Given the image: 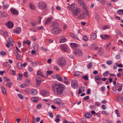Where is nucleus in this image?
<instances>
[{"mask_svg":"<svg viewBox=\"0 0 123 123\" xmlns=\"http://www.w3.org/2000/svg\"><path fill=\"white\" fill-rule=\"evenodd\" d=\"M51 88L55 94L60 95L63 94L66 88L64 85L55 83L52 84Z\"/></svg>","mask_w":123,"mask_h":123,"instance_id":"obj_1","label":"nucleus"},{"mask_svg":"<svg viewBox=\"0 0 123 123\" xmlns=\"http://www.w3.org/2000/svg\"><path fill=\"white\" fill-rule=\"evenodd\" d=\"M54 102L55 104L58 105L59 107H63L65 106L64 104L62 103V100L59 98L55 99L54 100Z\"/></svg>","mask_w":123,"mask_h":123,"instance_id":"obj_2","label":"nucleus"},{"mask_svg":"<svg viewBox=\"0 0 123 123\" xmlns=\"http://www.w3.org/2000/svg\"><path fill=\"white\" fill-rule=\"evenodd\" d=\"M38 6L39 9L42 10H46L47 8L46 4L43 1L40 2L38 5Z\"/></svg>","mask_w":123,"mask_h":123,"instance_id":"obj_3","label":"nucleus"},{"mask_svg":"<svg viewBox=\"0 0 123 123\" xmlns=\"http://www.w3.org/2000/svg\"><path fill=\"white\" fill-rule=\"evenodd\" d=\"M58 64L61 66H64L66 63V60L63 57H60L59 58L57 61Z\"/></svg>","mask_w":123,"mask_h":123,"instance_id":"obj_4","label":"nucleus"},{"mask_svg":"<svg viewBox=\"0 0 123 123\" xmlns=\"http://www.w3.org/2000/svg\"><path fill=\"white\" fill-rule=\"evenodd\" d=\"M61 31V30L58 27H55L52 30V33L55 35H56L60 33Z\"/></svg>","mask_w":123,"mask_h":123,"instance_id":"obj_5","label":"nucleus"},{"mask_svg":"<svg viewBox=\"0 0 123 123\" xmlns=\"http://www.w3.org/2000/svg\"><path fill=\"white\" fill-rule=\"evenodd\" d=\"M81 10L80 8H76L72 11V13L75 16H77L81 12Z\"/></svg>","mask_w":123,"mask_h":123,"instance_id":"obj_6","label":"nucleus"},{"mask_svg":"<svg viewBox=\"0 0 123 123\" xmlns=\"http://www.w3.org/2000/svg\"><path fill=\"white\" fill-rule=\"evenodd\" d=\"M71 84L72 87L74 88L78 87V85L77 80H73L71 82Z\"/></svg>","mask_w":123,"mask_h":123,"instance_id":"obj_7","label":"nucleus"},{"mask_svg":"<svg viewBox=\"0 0 123 123\" xmlns=\"http://www.w3.org/2000/svg\"><path fill=\"white\" fill-rule=\"evenodd\" d=\"M74 53L75 55L77 56H81L83 54L81 50L79 49H78L74 51Z\"/></svg>","mask_w":123,"mask_h":123,"instance_id":"obj_8","label":"nucleus"},{"mask_svg":"<svg viewBox=\"0 0 123 123\" xmlns=\"http://www.w3.org/2000/svg\"><path fill=\"white\" fill-rule=\"evenodd\" d=\"M76 5L75 4H72L70 5L67 6L68 9L72 11L74 10V9L76 7Z\"/></svg>","mask_w":123,"mask_h":123,"instance_id":"obj_9","label":"nucleus"},{"mask_svg":"<svg viewBox=\"0 0 123 123\" xmlns=\"http://www.w3.org/2000/svg\"><path fill=\"white\" fill-rule=\"evenodd\" d=\"M60 48L64 52H66L68 49V47L65 44L61 45L60 46Z\"/></svg>","mask_w":123,"mask_h":123,"instance_id":"obj_10","label":"nucleus"},{"mask_svg":"<svg viewBox=\"0 0 123 123\" xmlns=\"http://www.w3.org/2000/svg\"><path fill=\"white\" fill-rule=\"evenodd\" d=\"M6 25L8 28H11L13 27V24L12 22L11 21H9L6 24Z\"/></svg>","mask_w":123,"mask_h":123,"instance_id":"obj_11","label":"nucleus"},{"mask_svg":"<svg viewBox=\"0 0 123 123\" xmlns=\"http://www.w3.org/2000/svg\"><path fill=\"white\" fill-rule=\"evenodd\" d=\"M11 12L14 15H18V11H17L15 9L12 8L10 9Z\"/></svg>","mask_w":123,"mask_h":123,"instance_id":"obj_12","label":"nucleus"},{"mask_svg":"<svg viewBox=\"0 0 123 123\" xmlns=\"http://www.w3.org/2000/svg\"><path fill=\"white\" fill-rule=\"evenodd\" d=\"M21 31V29L20 27H17L16 29L13 30V31L14 33L17 34H19Z\"/></svg>","mask_w":123,"mask_h":123,"instance_id":"obj_13","label":"nucleus"},{"mask_svg":"<svg viewBox=\"0 0 123 123\" xmlns=\"http://www.w3.org/2000/svg\"><path fill=\"white\" fill-rule=\"evenodd\" d=\"M70 45L71 47L73 49L76 48L79 46L78 44L74 43H71Z\"/></svg>","mask_w":123,"mask_h":123,"instance_id":"obj_14","label":"nucleus"},{"mask_svg":"<svg viewBox=\"0 0 123 123\" xmlns=\"http://www.w3.org/2000/svg\"><path fill=\"white\" fill-rule=\"evenodd\" d=\"M97 53L99 55H103L104 54L103 49L101 48H100L98 50Z\"/></svg>","mask_w":123,"mask_h":123,"instance_id":"obj_15","label":"nucleus"},{"mask_svg":"<svg viewBox=\"0 0 123 123\" xmlns=\"http://www.w3.org/2000/svg\"><path fill=\"white\" fill-rule=\"evenodd\" d=\"M78 18L79 19H84L86 18V16L84 13H82L78 16Z\"/></svg>","mask_w":123,"mask_h":123,"instance_id":"obj_16","label":"nucleus"},{"mask_svg":"<svg viewBox=\"0 0 123 123\" xmlns=\"http://www.w3.org/2000/svg\"><path fill=\"white\" fill-rule=\"evenodd\" d=\"M100 37L101 38L105 40L107 38H109V36L107 35H100Z\"/></svg>","mask_w":123,"mask_h":123,"instance_id":"obj_17","label":"nucleus"},{"mask_svg":"<svg viewBox=\"0 0 123 123\" xmlns=\"http://www.w3.org/2000/svg\"><path fill=\"white\" fill-rule=\"evenodd\" d=\"M31 43V42L29 40H28L27 41H24L23 42V43L24 46H25V44H27L29 45H30Z\"/></svg>","mask_w":123,"mask_h":123,"instance_id":"obj_18","label":"nucleus"},{"mask_svg":"<svg viewBox=\"0 0 123 123\" xmlns=\"http://www.w3.org/2000/svg\"><path fill=\"white\" fill-rule=\"evenodd\" d=\"M85 116L86 118H91L92 116V114H91L89 112L85 114Z\"/></svg>","mask_w":123,"mask_h":123,"instance_id":"obj_19","label":"nucleus"},{"mask_svg":"<svg viewBox=\"0 0 123 123\" xmlns=\"http://www.w3.org/2000/svg\"><path fill=\"white\" fill-rule=\"evenodd\" d=\"M52 18L51 17H50L49 18H47L45 22V25H47L49 24V22L52 20Z\"/></svg>","mask_w":123,"mask_h":123,"instance_id":"obj_20","label":"nucleus"},{"mask_svg":"<svg viewBox=\"0 0 123 123\" xmlns=\"http://www.w3.org/2000/svg\"><path fill=\"white\" fill-rule=\"evenodd\" d=\"M96 38V34L94 33H92L91 36V39L92 40H95Z\"/></svg>","mask_w":123,"mask_h":123,"instance_id":"obj_21","label":"nucleus"},{"mask_svg":"<svg viewBox=\"0 0 123 123\" xmlns=\"http://www.w3.org/2000/svg\"><path fill=\"white\" fill-rule=\"evenodd\" d=\"M31 94L33 95H36L37 93V91L36 89H32L31 91Z\"/></svg>","mask_w":123,"mask_h":123,"instance_id":"obj_22","label":"nucleus"},{"mask_svg":"<svg viewBox=\"0 0 123 123\" xmlns=\"http://www.w3.org/2000/svg\"><path fill=\"white\" fill-rule=\"evenodd\" d=\"M31 100L33 102L36 103L38 100V98L37 97H34L31 98Z\"/></svg>","mask_w":123,"mask_h":123,"instance_id":"obj_23","label":"nucleus"},{"mask_svg":"<svg viewBox=\"0 0 123 123\" xmlns=\"http://www.w3.org/2000/svg\"><path fill=\"white\" fill-rule=\"evenodd\" d=\"M81 73L79 71L76 72L74 74V76L77 77H80L81 76Z\"/></svg>","mask_w":123,"mask_h":123,"instance_id":"obj_24","label":"nucleus"},{"mask_svg":"<svg viewBox=\"0 0 123 123\" xmlns=\"http://www.w3.org/2000/svg\"><path fill=\"white\" fill-rule=\"evenodd\" d=\"M70 35L71 37L74 38L75 39L77 40H79V39L76 37V36L73 33H70Z\"/></svg>","mask_w":123,"mask_h":123,"instance_id":"obj_25","label":"nucleus"},{"mask_svg":"<svg viewBox=\"0 0 123 123\" xmlns=\"http://www.w3.org/2000/svg\"><path fill=\"white\" fill-rule=\"evenodd\" d=\"M59 26L58 23L55 21H54L52 24V26H55V27H58Z\"/></svg>","mask_w":123,"mask_h":123,"instance_id":"obj_26","label":"nucleus"},{"mask_svg":"<svg viewBox=\"0 0 123 123\" xmlns=\"http://www.w3.org/2000/svg\"><path fill=\"white\" fill-rule=\"evenodd\" d=\"M17 67L18 68L21 69L23 67L22 64L21 62H18L17 64Z\"/></svg>","mask_w":123,"mask_h":123,"instance_id":"obj_27","label":"nucleus"},{"mask_svg":"<svg viewBox=\"0 0 123 123\" xmlns=\"http://www.w3.org/2000/svg\"><path fill=\"white\" fill-rule=\"evenodd\" d=\"M1 90L3 93L5 94L6 93V89L4 86H1Z\"/></svg>","mask_w":123,"mask_h":123,"instance_id":"obj_28","label":"nucleus"},{"mask_svg":"<svg viewBox=\"0 0 123 123\" xmlns=\"http://www.w3.org/2000/svg\"><path fill=\"white\" fill-rule=\"evenodd\" d=\"M30 80L29 79H26L25 81V84L27 85H30Z\"/></svg>","mask_w":123,"mask_h":123,"instance_id":"obj_29","label":"nucleus"},{"mask_svg":"<svg viewBox=\"0 0 123 123\" xmlns=\"http://www.w3.org/2000/svg\"><path fill=\"white\" fill-rule=\"evenodd\" d=\"M31 9L32 10H34L35 8V7L31 3H30L29 5Z\"/></svg>","mask_w":123,"mask_h":123,"instance_id":"obj_30","label":"nucleus"},{"mask_svg":"<svg viewBox=\"0 0 123 123\" xmlns=\"http://www.w3.org/2000/svg\"><path fill=\"white\" fill-rule=\"evenodd\" d=\"M22 77V75L21 74H18V76L17 78V80H18L19 81L21 80Z\"/></svg>","mask_w":123,"mask_h":123,"instance_id":"obj_31","label":"nucleus"},{"mask_svg":"<svg viewBox=\"0 0 123 123\" xmlns=\"http://www.w3.org/2000/svg\"><path fill=\"white\" fill-rule=\"evenodd\" d=\"M56 78L58 80L61 81L62 80V79L60 76L58 74H56Z\"/></svg>","mask_w":123,"mask_h":123,"instance_id":"obj_32","label":"nucleus"},{"mask_svg":"<svg viewBox=\"0 0 123 123\" xmlns=\"http://www.w3.org/2000/svg\"><path fill=\"white\" fill-rule=\"evenodd\" d=\"M94 16L95 18L97 21H98L99 20L100 16L97 13L95 14Z\"/></svg>","mask_w":123,"mask_h":123,"instance_id":"obj_33","label":"nucleus"},{"mask_svg":"<svg viewBox=\"0 0 123 123\" xmlns=\"http://www.w3.org/2000/svg\"><path fill=\"white\" fill-rule=\"evenodd\" d=\"M117 13L120 15H122L123 14V10H119L117 12Z\"/></svg>","mask_w":123,"mask_h":123,"instance_id":"obj_34","label":"nucleus"},{"mask_svg":"<svg viewBox=\"0 0 123 123\" xmlns=\"http://www.w3.org/2000/svg\"><path fill=\"white\" fill-rule=\"evenodd\" d=\"M12 84V83L11 82L7 83L6 84V86L9 88H11Z\"/></svg>","mask_w":123,"mask_h":123,"instance_id":"obj_35","label":"nucleus"},{"mask_svg":"<svg viewBox=\"0 0 123 123\" xmlns=\"http://www.w3.org/2000/svg\"><path fill=\"white\" fill-rule=\"evenodd\" d=\"M117 101L121 102L123 101V98L120 96H118L117 97Z\"/></svg>","mask_w":123,"mask_h":123,"instance_id":"obj_36","label":"nucleus"},{"mask_svg":"<svg viewBox=\"0 0 123 123\" xmlns=\"http://www.w3.org/2000/svg\"><path fill=\"white\" fill-rule=\"evenodd\" d=\"M7 16V13L5 12H3L1 14V16L3 17H6Z\"/></svg>","mask_w":123,"mask_h":123,"instance_id":"obj_37","label":"nucleus"},{"mask_svg":"<svg viewBox=\"0 0 123 123\" xmlns=\"http://www.w3.org/2000/svg\"><path fill=\"white\" fill-rule=\"evenodd\" d=\"M37 75H40L43 77H44V76L43 75L42 72L39 71H37Z\"/></svg>","mask_w":123,"mask_h":123,"instance_id":"obj_38","label":"nucleus"},{"mask_svg":"<svg viewBox=\"0 0 123 123\" xmlns=\"http://www.w3.org/2000/svg\"><path fill=\"white\" fill-rule=\"evenodd\" d=\"M111 46V44L110 43H108L106 44L105 47L106 48H110Z\"/></svg>","mask_w":123,"mask_h":123,"instance_id":"obj_39","label":"nucleus"},{"mask_svg":"<svg viewBox=\"0 0 123 123\" xmlns=\"http://www.w3.org/2000/svg\"><path fill=\"white\" fill-rule=\"evenodd\" d=\"M9 6V5L8 4L4 5L3 6V8L4 9H6L8 8Z\"/></svg>","mask_w":123,"mask_h":123,"instance_id":"obj_40","label":"nucleus"},{"mask_svg":"<svg viewBox=\"0 0 123 123\" xmlns=\"http://www.w3.org/2000/svg\"><path fill=\"white\" fill-rule=\"evenodd\" d=\"M24 75L26 78H28V73L27 72H24Z\"/></svg>","mask_w":123,"mask_h":123,"instance_id":"obj_41","label":"nucleus"},{"mask_svg":"<svg viewBox=\"0 0 123 123\" xmlns=\"http://www.w3.org/2000/svg\"><path fill=\"white\" fill-rule=\"evenodd\" d=\"M66 40V39L65 38H63L61 39V40L59 41L60 43H64L65 42Z\"/></svg>","mask_w":123,"mask_h":123,"instance_id":"obj_42","label":"nucleus"},{"mask_svg":"<svg viewBox=\"0 0 123 123\" xmlns=\"http://www.w3.org/2000/svg\"><path fill=\"white\" fill-rule=\"evenodd\" d=\"M109 72L108 71H106L103 74V75L105 77L108 75L109 74Z\"/></svg>","mask_w":123,"mask_h":123,"instance_id":"obj_43","label":"nucleus"},{"mask_svg":"<svg viewBox=\"0 0 123 123\" xmlns=\"http://www.w3.org/2000/svg\"><path fill=\"white\" fill-rule=\"evenodd\" d=\"M41 78L39 76H37L36 77V80L37 81H41Z\"/></svg>","mask_w":123,"mask_h":123,"instance_id":"obj_44","label":"nucleus"},{"mask_svg":"<svg viewBox=\"0 0 123 123\" xmlns=\"http://www.w3.org/2000/svg\"><path fill=\"white\" fill-rule=\"evenodd\" d=\"M115 112L117 116L118 117H120V115L118 110L117 109L116 110H115Z\"/></svg>","mask_w":123,"mask_h":123,"instance_id":"obj_45","label":"nucleus"},{"mask_svg":"<svg viewBox=\"0 0 123 123\" xmlns=\"http://www.w3.org/2000/svg\"><path fill=\"white\" fill-rule=\"evenodd\" d=\"M110 28V27L109 26L107 25H105L103 27V30H105L106 29H109Z\"/></svg>","mask_w":123,"mask_h":123,"instance_id":"obj_46","label":"nucleus"},{"mask_svg":"<svg viewBox=\"0 0 123 123\" xmlns=\"http://www.w3.org/2000/svg\"><path fill=\"white\" fill-rule=\"evenodd\" d=\"M53 73V72L52 71H51L49 70H48L47 71V73H46V75L47 76H48L49 75L48 74H50L52 73Z\"/></svg>","mask_w":123,"mask_h":123,"instance_id":"obj_47","label":"nucleus"},{"mask_svg":"<svg viewBox=\"0 0 123 123\" xmlns=\"http://www.w3.org/2000/svg\"><path fill=\"white\" fill-rule=\"evenodd\" d=\"M92 66V63L90 62L87 65V67L88 68H91Z\"/></svg>","mask_w":123,"mask_h":123,"instance_id":"obj_48","label":"nucleus"},{"mask_svg":"<svg viewBox=\"0 0 123 123\" xmlns=\"http://www.w3.org/2000/svg\"><path fill=\"white\" fill-rule=\"evenodd\" d=\"M85 14L86 15L88 16V17H89V12L87 10V9L85 10Z\"/></svg>","mask_w":123,"mask_h":123,"instance_id":"obj_49","label":"nucleus"},{"mask_svg":"<svg viewBox=\"0 0 123 123\" xmlns=\"http://www.w3.org/2000/svg\"><path fill=\"white\" fill-rule=\"evenodd\" d=\"M42 93L43 94L44 96L48 94V93L45 90L43 91Z\"/></svg>","mask_w":123,"mask_h":123,"instance_id":"obj_50","label":"nucleus"},{"mask_svg":"<svg viewBox=\"0 0 123 123\" xmlns=\"http://www.w3.org/2000/svg\"><path fill=\"white\" fill-rule=\"evenodd\" d=\"M78 2L79 3L80 5L81 6L83 4H84V3L81 0H78Z\"/></svg>","mask_w":123,"mask_h":123,"instance_id":"obj_51","label":"nucleus"},{"mask_svg":"<svg viewBox=\"0 0 123 123\" xmlns=\"http://www.w3.org/2000/svg\"><path fill=\"white\" fill-rule=\"evenodd\" d=\"M101 113L103 115L105 114L108 115L109 114L108 112L107 111H102Z\"/></svg>","mask_w":123,"mask_h":123,"instance_id":"obj_52","label":"nucleus"},{"mask_svg":"<svg viewBox=\"0 0 123 123\" xmlns=\"http://www.w3.org/2000/svg\"><path fill=\"white\" fill-rule=\"evenodd\" d=\"M83 39L86 41H87L88 40V38L87 37L86 35H84L83 36Z\"/></svg>","mask_w":123,"mask_h":123,"instance_id":"obj_53","label":"nucleus"},{"mask_svg":"<svg viewBox=\"0 0 123 123\" xmlns=\"http://www.w3.org/2000/svg\"><path fill=\"white\" fill-rule=\"evenodd\" d=\"M41 81H37L36 83V85L37 86H39L40 85L41 83Z\"/></svg>","mask_w":123,"mask_h":123,"instance_id":"obj_54","label":"nucleus"},{"mask_svg":"<svg viewBox=\"0 0 123 123\" xmlns=\"http://www.w3.org/2000/svg\"><path fill=\"white\" fill-rule=\"evenodd\" d=\"M95 79L98 80H101V78L98 76H96L95 77Z\"/></svg>","mask_w":123,"mask_h":123,"instance_id":"obj_55","label":"nucleus"},{"mask_svg":"<svg viewBox=\"0 0 123 123\" xmlns=\"http://www.w3.org/2000/svg\"><path fill=\"white\" fill-rule=\"evenodd\" d=\"M85 10L87 9V7L86 5L84 3L81 6Z\"/></svg>","mask_w":123,"mask_h":123,"instance_id":"obj_56","label":"nucleus"},{"mask_svg":"<svg viewBox=\"0 0 123 123\" xmlns=\"http://www.w3.org/2000/svg\"><path fill=\"white\" fill-rule=\"evenodd\" d=\"M0 54L3 55H6V53L4 52L1 51L0 52Z\"/></svg>","mask_w":123,"mask_h":123,"instance_id":"obj_57","label":"nucleus"},{"mask_svg":"<svg viewBox=\"0 0 123 123\" xmlns=\"http://www.w3.org/2000/svg\"><path fill=\"white\" fill-rule=\"evenodd\" d=\"M82 78L86 80H88V76L86 75L83 76L82 77Z\"/></svg>","mask_w":123,"mask_h":123,"instance_id":"obj_58","label":"nucleus"},{"mask_svg":"<svg viewBox=\"0 0 123 123\" xmlns=\"http://www.w3.org/2000/svg\"><path fill=\"white\" fill-rule=\"evenodd\" d=\"M112 62L111 61H108L106 62V63L108 65H111L112 64Z\"/></svg>","mask_w":123,"mask_h":123,"instance_id":"obj_59","label":"nucleus"},{"mask_svg":"<svg viewBox=\"0 0 123 123\" xmlns=\"http://www.w3.org/2000/svg\"><path fill=\"white\" fill-rule=\"evenodd\" d=\"M54 69L56 70H59V68L56 65H55L54 66Z\"/></svg>","mask_w":123,"mask_h":123,"instance_id":"obj_60","label":"nucleus"},{"mask_svg":"<svg viewBox=\"0 0 123 123\" xmlns=\"http://www.w3.org/2000/svg\"><path fill=\"white\" fill-rule=\"evenodd\" d=\"M42 18L41 17L39 16V17L38 18V23H40L41 22V19Z\"/></svg>","mask_w":123,"mask_h":123,"instance_id":"obj_61","label":"nucleus"},{"mask_svg":"<svg viewBox=\"0 0 123 123\" xmlns=\"http://www.w3.org/2000/svg\"><path fill=\"white\" fill-rule=\"evenodd\" d=\"M7 42L8 43H6V45L7 47L9 48V47L10 44H11V43L10 42H9V41H7Z\"/></svg>","mask_w":123,"mask_h":123,"instance_id":"obj_62","label":"nucleus"},{"mask_svg":"<svg viewBox=\"0 0 123 123\" xmlns=\"http://www.w3.org/2000/svg\"><path fill=\"white\" fill-rule=\"evenodd\" d=\"M90 108L92 109H94L96 108V107L94 105H92L90 106Z\"/></svg>","mask_w":123,"mask_h":123,"instance_id":"obj_63","label":"nucleus"},{"mask_svg":"<svg viewBox=\"0 0 123 123\" xmlns=\"http://www.w3.org/2000/svg\"><path fill=\"white\" fill-rule=\"evenodd\" d=\"M20 55L19 54L18 55H16V59L17 60H19L20 58Z\"/></svg>","mask_w":123,"mask_h":123,"instance_id":"obj_64","label":"nucleus"}]
</instances>
